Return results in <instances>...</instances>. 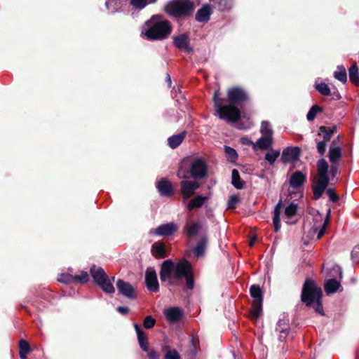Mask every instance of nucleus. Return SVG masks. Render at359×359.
Segmentation results:
<instances>
[{"instance_id": "nucleus-57", "label": "nucleus", "mask_w": 359, "mask_h": 359, "mask_svg": "<svg viewBox=\"0 0 359 359\" xmlns=\"http://www.w3.org/2000/svg\"><path fill=\"white\" fill-rule=\"evenodd\" d=\"M117 311L123 315H126L128 313V308L124 306H118L116 309Z\"/></svg>"}, {"instance_id": "nucleus-46", "label": "nucleus", "mask_w": 359, "mask_h": 359, "mask_svg": "<svg viewBox=\"0 0 359 359\" xmlns=\"http://www.w3.org/2000/svg\"><path fill=\"white\" fill-rule=\"evenodd\" d=\"M165 359H181L178 352L175 349L168 350L164 355Z\"/></svg>"}, {"instance_id": "nucleus-23", "label": "nucleus", "mask_w": 359, "mask_h": 359, "mask_svg": "<svg viewBox=\"0 0 359 359\" xmlns=\"http://www.w3.org/2000/svg\"><path fill=\"white\" fill-rule=\"evenodd\" d=\"M201 228L198 222H187L184 227V231L189 238H193L198 234Z\"/></svg>"}, {"instance_id": "nucleus-40", "label": "nucleus", "mask_w": 359, "mask_h": 359, "mask_svg": "<svg viewBox=\"0 0 359 359\" xmlns=\"http://www.w3.org/2000/svg\"><path fill=\"white\" fill-rule=\"evenodd\" d=\"M224 151H225L226 157L229 161H231V162L236 161V160L238 158V154H237L236 151L234 149H233L229 146H225Z\"/></svg>"}, {"instance_id": "nucleus-19", "label": "nucleus", "mask_w": 359, "mask_h": 359, "mask_svg": "<svg viewBox=\"0 0 359 359\" xmlns=\"http://www.w3.org/2000/svg\"><path fill=\"white\" fill-rule=\"evenodd\" d=\"M164 315L169 323H175L180 320L182 312L178 307H170L164 310Z\"/></svg>"}, {"instance_id": "nucleus-7", "label": "nucleus", "mask_w": 359, "mask_h": 359, "mask_svg": "<svg viewBox=\"0 0 359 359\" xmlns=\"http://www.w3.org/2000/svg\"><path fill=\"white\" fill-rule=\"evenodd\" d=\"M194 9V4L191 0H172L167 6V12L175 17L190 15Z\"/></svg>"}, {"instance_id": "nucleus-27", "label": "nucleus", "mask_w": 359, "mask_h": 359, "mask_svg": "<svg viewBox=\"0 0 359 359\" xmlns=\"http://www.w3.org/2000/svg\"><path fill=\"white\" fill-rule=\"evenodd\" d=\"M152 255L158 259H163L165 257V246L163 243H155L152 245Z\"/></svg>"}, {"instance_id": "nucleus-20", "label": "nucleus", "mask_w": 359, "mask_h": 359, "mask_svg": "<svg viewBox=\"0 0 359 359\" xmlns=\"http://www.w3.org/2000/svg\"><path fill=\"white\" fill-rule=\"evenodd\" d=\"M273 144V137L269 135H262L259 138L253 145V149H259L261 150H266L271 147Z\"/></svg>"}, {"instance_id": "nucleus-55", "label": "nucleus", "mask_w": 359, "mask_h": 359, "mask_svg": "<svg viewBox=\"0 0 359 359\" xmlns=\"http://www.w3.org/2000/svg\"><path fill=\"white\" fill-rule=\"evenodd\" d=\"M332 271L339 274V280L342 278V270L341 268L339 266H334L332 267Z\"/></svg>"}, {"instance_id": "nucleus-24", "label": "nucleus", "mask_w": 359, "mask_h": 359, "mask_svg": "<svg viewBox=\"0 0 359 359\" xmlns=\"http://www.w3.org/2000/svg\"><path fill=\"white\" fill-rule=\"evenodd\" d=\"M281 204L282 201L280 200L279 202L276 205L274 210H273V224L274 226V230L276 232H278L280 229V210H281Z\"/></svg>"}, {"instance_id": "nucleus-51", "label": "nucleus", "mask_w": 359, "mask_h": 359, "mask_svg": "<svg viewBox=\"0 0 359 359\" xmlns=\"http://www.w3.org/2000/svg\"><path fill=\"white\" fill-rule=\"evenodd\" d=\"M339 166H340V164H331L330 165V174L331 175L332 178H334L339 173Z\"/></svg>"}, {"instance_id": "nucleus-10", "label": "nucleus", "mask_w": 359, "mask_h": 359, "mask_svg": "<svg viewBox=\"0 0 359 359\" xmlns=\"http://www.w3.org/2000/svg\"><path fill=\"white\" fill-rule=\"evenodd\" d=\"M181 193L184 201L188 200L196 192V190L199 188L200 184L194 180H182L180 182Z\"/></svg>"}, {"instance_id": "nucleus-43", "label": "nucleus", "mask_w": 359, "mask_h": 359, "mask_svg": "<svg viewBox=\"0 0 359 359\" xmlns=\"http://www.w3.org/2000/svg\"><path fill=\"white\" fill-rule=\"evenodd\" d=\"M137 340L140 348L144 351H148V339L145 333L140 334L137 336Z\"/></svg>"}, {"instance_id": "nucleus-30", "label": "nucleus", "mask_w": 359, "mask_h": 359, "mask_svg": "<svg viewBox=\"0 0 359 359\" xmlns=\"http://www.w3.org/2000/svg\"><path fill=\"white\" fill-rule=\"evenodd\" d=\"M124 1L125 0H107L105 5L111 13H114L122 7Z\"/></svg>"}, {"instance_id": "nucleus-60", "label": "nucleus", "mask_w": 359, "mask_h": 359, "mask_svg": "<svg viewBox=\"0 0 359 359\" xmlns=\"http://www.w3.org/2000/svg\"><path fill=\"white\" fill-rule=\"evenodd\" d=\"M316 217H318L316 219H323V215L320 214L318 211H316Z\"/></svg>"}, {"instance_id": "nucleus-2", "label": "nucleus", "mask_w": 359, "mask_h": 359, "mask_svg": "<svg viewBox=\"0 0 359 359\" xmlns=\"http://www.w3.org/2000/svg\"><path fill=\"white\" fill-rule=\"evenodd\" d=\"M227 99L229 104L222 105L219 102V93L216 91L214 95V104L217 115L220 119L229 122H237L241 117L240 110L234 104H240L248 100V94L241 88H231L227 91Z\"/></svg>"}, {"instance_id": "nucleus-9", "label": "nucleus", "mask_w": 359, "mask_h": 359, "mask_svg": "<svg viewBox=\"0 0 359 359\" xmlns=\"http://www.w3.org/2000/svg\"><path fill=\"white\" fill-rule=\"evenodd\" d=\"M250 293L254 299L250 310V318L257 320L261 316L262 311V292L259 286L252 285L250 288Z\"/></svg>"}, {"instance_id": "nucleus-13", "label": "nucleus", "mask_w": 359, "mask_h": 359, "mask_svg": "<svg viewBox=\"0 0 359 359\" xmlns=\"http://www.w3.org/2000/svg\"><path fill=\"white\" fill-rule=\"evenodd\" d=\"M177 229L178 227L176 224L169 222L161 224L155 229H151L150 233L158 236H168L176 232Z\"/></svg>"}, {"instance_id": "nucleus-15", "label": "nucleus", "mask_w": 359, "mask_h": 359, "mask_svg": "<svg viewBox=\"0 0 359 359\" xmlns=\"http://www.w3.org/2000/svg\"><path fill=\"white\" fill-rule=\"evenodd\" d=\"M328 158L330 164H340L342 158V149L340 146L337 145L334 141L330 146Z\"/></svg>"}, {"instance_id": "nucleus-1", "label": "nucleus", "mask_w": 359, "mask_h": 359, "mask_svg": "<svg viewBox=\"0 0 359 359\" xmlns=\"http://www.w3.org/2000/svg\"><path fill=\"white\" fill-rule=\"evenodd\" d=\"M160 279L171 286L182 285L184 279L187 289L192 290L194 287L192 266L184 259L177 262L171 259L165 260L161 267Z\"/></svg>"}, {"instance_id": "nucleus-29", "label": "nucleus", "mask_w": 359, "mask_h": 359, "mask_svg": "<svg viewBox=\"0 0 359 359\" xmlns=\"http://www.w3.org/2000/svg\"><path fill=\"white\" fill-rule=\"evenodd\" d=\"M208 243V239L206 237H203L196 244V247L194 248V255L199 257L203 256L206 245Z\"/></svg>"}, {"instance_id": "nucleus-47", "label": "nucleus", "mask_w": 359, "mask_h": 359, "mask_svg": "<svg viewBox=\"0 0 359 359\" xmlns=\"http://www.w3.org/2000/svg\"><path fill=\"white\" fill-rule=\"evenodd\" d=\"M330 210H328L327 212V216H326V218L325 219V222L323 223V226L321 227V229L318 231V235H317V239L319 240L321 238V237L324 235L325 233V228H326V226L327 224V222H328V220H329V217H330Z\"/></svg>"}, {"instance_id": "nucleus-63", "label": "nucleus", "mask_w": 359, "mask_h": 359, "mask_svg": "<svg viewBox=\"0 0 359 359\" xmlns=\"http://www.w3.org/2000/svg\"><path fill=\"white\" fill-rule=\"evenodd\" d=\"M167 348H168L167 346H165V347H163V351H165V349H166Z\"/></svg>"}, {"instance_id": "nucleus-6", "label": "nucleus", "mask_w": 359, "mask_h": 359, "mask_svg": "<svg viewBox=\"0 0 359 359\" xmlns=\"http://www.w3.org/2000/svg\"><path fill=\"white\" fill-rule=\"evenodd\" d=\"M91 276L97 285L106 293L114 294L115 288L112 284L115 277H111V280L109 278L107 273L102 268L93 265L90 269Z\"/></svg>"}, {"instance_id": "nucleus-62", "label": "nucleus", "mask_w": 359, "mask_h": 359, "mask_svg": "<svg viewBox=\"0 0 359 359\" xmlns=\"http://www.w3.org/2000/svg\"><path fill=\"white\" fill-rule=\"evenodd\" d=\"M167 81L170 83H171V79L170 76L168 74L167 76Z\"/></svg>"}, {"instance_id": "nucleus-50", "label": "nucleus", "mask_w": 359, "mask_h": 359, "mask_svg": "<svg viewBox=\"0 0 359 359\" xmlns=\"http://www.w3.org/2000/svg\"><path fill=\"white\" fill-rule=\"evenodd\" d=\"M326 194H327L330 200L332 202H337L339 199V196L335 193L334 190L332 188L327 189L326 191Z\"/></svg>"}, {"instance_id": "nucleus-48", "label": "nucleus", "mask_w": 359, "mask_h": 359, "mask_svg": "<svg viewBox=\"0 0 359 359\" xmlns=\"http://www.w3.org/2000/svg\"><path fill=\"white\" fill-rule=\"evenodd\" d=\"M156 323V320L152 318L151 316H147L143 322V325L146 329L152 328Z\"/></svg>"}, {"instance_id": "nucleus-52", "label": "nucleus", "mask_w": 359, "mask_h": 359, "mask_svg": "<svg viewBox=\"0 0 359 359\" xmlns=\"http://www.w3.org/2000/svg\"><path fill=\"white\" fill-rule=\"evenodd\" d=\"M326 142L325 140L320 141L317 144V150L321 154L323 155L326 151Z\"/></svg>"}, {"instance_id": "nucleus-59", "label": "nucleus", "mask_w": 359, "mask_h": 359, "mask_svg": "<svg viewBox=\"0 0 359 359\" xmlns=\"http://www.w3.org/2000/svg\"><path fill=\"white\" fill-rule=\"evenodd\" d=\"M177 176L181 179H185L187 177L185 175H183L182 171L180 169L177 172Z\"/></svg>"}, {"instance_id": "nucleus-49", "label": "nucleus", "mask_w": 359, "mask_h": 359, "mask_svg": "<svg viewBox=\"0 0 359 359\" xmlns=\"http://www.w3.org/2000/svg\"><path fill=\"white\" fill-rule=\"evenodd\" d=\"M239 201V198L236 195H232L229 197L228 201V208L234 209Z\"/></svg>"}, {"instance_id": "nucleus-18", "label": "nucleus", "mask_w": 359, "mask_h": 359, "mask_svg": "<svg viewBox=\"0 0 359 359\" xmlns=\"http://www.w3.org/2000/svg\"><path fill=\"white\" fill-rule=\"evenodd\" d=\"M290 332V327L287 320L280 319L278 321L276 328V332L278 334V340L283 341L288 336Z\"/></svg>"}, {"instance_id": "nucleus-42", "label": "nucleus", "mask_w": 359, "mask_h": 359, "mask_svg": "<svg viewBox=\"0 0 359 359\" xmlns=\"http://www.w3.org/2000/svg\"><path fill=\"white\" fill-rule=\"evenodd\" d=\"M334 130L330 128L325 126H321L319 130V135H323V140L325 142L329 141Z\"/></svg>"}, {"instance_id": "nucleus-33", "label": "nucleus", "mask_w": 359, "mask_h": 359, "mask_svg": "<svg viewBox=\"0 0 359 359\" xmlns=\"http://www.w3.org/2000/svg\"><path fill=\"white\" fill-rule=\"evenodd\" d=\"M29 343L25 340H20L19 342V355L21 359H26L27 354L30 352Z\"/></svg>"}, {"instance_id": "nucleus-8", "label": "nucleus", "mask_w": 359, "mask_h": 359, "mask_svg": "<svg viewBox=\"0 0 359 359\" xmlns=\"http://www.w3.org/2000/svg\"><path fill=\"white\" fill-rule=\"evenodd\" d=\"M187 173L195 180H201L208 176V165L202 157H196L191 161Z\"/></svg>"}, {"instance_id": "nucleus-38", "label": "nucleus", "mask_w": 359, "mask_h": 359, "mask_svg": "<svg viewBox=\"0 0 359 359\" xmlns=\"http://www.w3.org/2000/svg\"><path fill=\"white\" fill-rule=\"evenodd\" d=\"M260 132L264 136L269 135L272 137L273 130L270 123L265 121H262L261 124Z\"/></svg>"}, {"instance_id": "nucleus-16", "label": "nucleus", "mask_w": 359, "mask_h": 359, "mask_svg": "<svg viewBox=\"0 0 359 359\" xmlns=\"http://www.w3.org/2000/svg\"><path fill=\"white\" fill-rule=\"evenodd\" d=\"M300 151V149L298 147H287L282 152V161L287 163L297 160L299 156Z\"/></svg>"}, {"instance_id": "nucleus-36", "label": "nucleus", "mask_w": 359, "mask_h": 359, "mask_svg": "<svg viewBox=\"0 0 359 359\" xmlns=\"http://www.w3.org/2000/svg\"><path fill=\"white\" fill-rule=\"evenodd\" d=\"M156 1V0H130V4L135 9L142 10L148 4H152Z\"/></svg>"}, {"instance_id": "nucleus-21", "label": "nucleus", "mask_w": 359, "mask_h": 359, "mask_svg": "<svg viewBox=\"0 0 359 359\" xmlns=\"http://www.w3.org/2000/svg\"><path fill=\"white\" fill-rule=\"evenodd\" d=\"M156 187L163 196H170L173 194V187L171 183L166 180L162 179L158 182Z\"/></svg>"}, {"instance_id": "nucleus-53", "label": "nucleus", "mask_w": 359, "mask_h": 359, "mask_svg": "<svg viewBox=\"0 0 359 359\" xmlns=\"http://www.w3.org/2000/svg\"><path fill=\"white\" fill-rule=\"evenodd\" d=\"M147 353V355L149 358V359H158V353L154 350V349H149L148 351H146Z\"/></svg>"}, {"instance_id": "nucleus-17", "label": "nucleus", "mask_w": 359, "mask_h": 359, "mask_svg": "<svg viewBox=\"0 0 359 359\" xmlns=\"http://www.w3.org/2000/svg\"><path fill=\"white\" fill-rule=\"evenodd\" d=\"M212 13V6L209 4L203 5L196 13V20L199 22L205 23L210 20Z\"/></svg>"}, {"instance_id": "nucleus-4", "label": "nucleus", "mask_w": 359, "mask_h": 359, "mask_svg": "<svg viewBox=\"0 0 359 359\" xmlns=\"http://www.w3.org/2000/svg\"><path fill=\"white\" fill-rule=\"evenodd\" d=\"M322 296L323 292L321 288L317 287L313 280L307 279L302 288V301L307 306H311L313 303H316V311L321 315H324L320 302Z\"/></svg>"}, {"instance_id": "nucleus-35", "label": "nucleus", "mask_w": 359, "mask_h": 359, "mask_svg": "<svg viewBox=\"0 0 359 359\" xmlns=\"http://www.w3.org/2000/svg\"><path fill=\"white\" fill-rule=\"evenodd\" d=\"M315 89L321 95L324 96H329L331 93L330 87L325 83H316L314 85Z\"/></svg>"}, {"instance_id": "nucleus-54", "label": "nucleus", "mask_w": 359, "mask_h": 359, "mask_svg": "<svg viewBox=\"0 0 359 359\" xmlns=\"http://www.w3.org/2000/svg\"><path fill=\"white\" fill-rule=\"evenodd\" d=\"M352 258L359 262V245L355 246L351 252Z\"/></svg>"}, {"instance_id": "nucleus-39", "label": "nucleus", "mask_w": 359, "mask_h": 359, "mask_svg": "<svg viewBox=\"0 0 359 359\" xmlns=\"http://www.w3.org/2000/svg\"><path fill=\"white\" fill-rule=\"evenodd\" d=\"M322 111V108L318 105L315 104L311 107L306 115V118L309 121L315 119L317 113Z\"/></svg>"}, {"instance_id": "nucleus-32", "label": "nucleus", "mask_w": 359, "mask_h": 359, "mask_svg": "<svg viewBox=\"0 0 359 359\" xmlns=\"http://www.w3.org/2000/svg\"><path fill=\"white\" fill-rule=\"evenodd\" d=\"M349 79L354 84L359 86L358 68L356 63L351 66L348 69Z\"/></svg>"}, {"instance_id": "nucleus-44", "label": "nucleus", "mask_w": 359, "mask_h": 359, "mask_svg": "<svg viewBox=\"0 0 359 359\" xmlns=\"http://www.w3.org/2000/svg\"><path fill=\"white\" fill-rule=\"evenodd\" d=\"M74 283L79 282L81 283H85L88 282L89 279L88 273L86 271H81L79 275L74 276Z\"/></svg>"}, {"instance_id": "nucleus-5", "label": "nucleus", "mask_w": 359, "mask_h": 359, "mask_svg": "<svg viewBox=\"0 0 359 359\" xmlns=\"http://www.w3.org/2000/svg\"><path fill=\"white\" fill-rule=\"evenodd\" d=\"M328 163L325 158H320L317 162V176L314 179L313 187V198L319 199L329 184Z\"/></svg>"}, {"instance_id": "nucleus-25", "label": "nucleus", "mask_w": 359, "mask_h": 359, "mask_svg": "<svg viewBox=\"0 0 359 359\" xmlns=\"http://www.w3.org/2000/svg\"><path fill=\"white\" fill-rule=\"evenodd\" d=\"M340 285L339 280L335 278H330L325 282L324 289L327 294H332L336 292Z\"/></svg>"}, {"instance_id": "nucleus-28", "label": "nucleus", "mask_w": 359, "mask_h": 359, "mask_svg": "<svg viewBox=\"0 0 359 359\" xmlns=\"http://www.w3.org/2000/svg\"><path fill=\"white\" fill-rule=\"evenodd\" d=\"M208 199L207 196H198L196 198L191 199L188 205L187 208L189 210H193L194 208H201L205 202Z\"/></svg>"}, {"instance_id": "nucleus-41", "label": "nucleus", "mask_w": 359, "mask_h": 359, "mask_svg": "<svg viewBox=\"0 0 359 359\" xmlns=\"http://www.w3.org/2000/svg\"><path fill=\"white\" fill-rule=\"evenodd\" d=\"M297 212V205L291 203L285 209V215L287 218H291Z\"/></svg>"}, {"instance_id": "nucleus-37", "label": "nucleus", "mask_w": 359, "mask_h": 359, "mask_svg": "<svg viewBox=\"0 0 359 359\" xmlns=\"http://www.w3.org/2000/svg\"><path fill=\"white\" fill-rule=\"evenodd\" d=\"M279 156L280 151L278 150L271 149L270 151L266 154L264 159L268 161L271 165H272L274 164Z\"/></svg>"}, {"instance_id": "nucleus-14", "label": "nucleus", "mask_w": 359, "mask_h": 359, "mask_svg": "<svg viewBox=\"0 0 359 359\" xmlns=\"http://www.w3.org/2000/svg\"><path fill=\"white\" fill-rule=\"evenodd\" d=\"M174 46L180 50H183L187 53L193 51L192 47L190 46L189 36L187 34H182L173 37Z\"/></svg>"}, {"instance_id": "nucleus-34", "label": "nucleus", "mask_w": 359, "mask_h": 359, "mask_svg": "<svg viewBox=\"0 0 359 359\" xmlns=\"http://www.w3.org/2000/svg\"><path fill=\"white\" fill-rule=\"evenodd\" d=\"M231 183L233 186L238 189H242L243 187V182L241 180L239 172L236 169L232 170Z\"/></svg>"}, {"instance_id": "nucleus-12", "label": "nucleus", "mask_w": 359, "mask_h": 359, "mask_svg": "<svg viewBox=\"0 0 359 359\" xmlns=\"http://www.w3.org/2000/svg\"><path fill=\"white\" fill-rule=\"evenodd\" d=\"M116 287L120 294L130 299H136V290L130 283L126 282L121 279H118L116 282Z\"/></svg>"}, {"instance_id": "nucleus-58", "label": "nucleus", "mask_w": 359, "mask_h": 359, "mask_svg": "<svg viewBox=\"0 0 359 359\" xmlns=\"http://www.w3.org/2000/svg\"><path fill=\"white\" fill-rule=\"evenodd\" d=\"M134 327L137 333V336H139L140 334L145 333L144 331H142L138 324H134Z\"/></svg>"}, {"instance_id": "nucleus-3", "label": "nucleus", "mask_w": 359, "mask_h": 359, "mask_svg": "<svg viewBox=\"0 0 359 359\" xmlns=\"http://www.w3.org/2000/svg\"><path fill=\"white\" fill-rule=\"evenodd\" d=\"M170 22L160 15H154L146 21L142 28V35L149 40H163L170 34Z\"/></svg>"}, {"instance_id": "nucleus-26", "label": "nucleus", "mask_w": 359, "mask_h": 359, "mask_svg": "<svg viewBox=\"0 0 359 359\" xmlns=\"http://www.w3.org/2000/svg\"><path fill=\"white\" fill-rule=\"evenodd\" d=\"M187 133L183 131L177 135H174L170 137L168 140V145L172 149L177 147L184 140Z\"/></svg>"}, {"instance_id": "nucleus-45", "label": "nucleus", "mask_w": 359, "mask_h": 359, "mask_svg": "<svg viewBox=\"0 0 359 359\" xmlns=\"http://www.w3.org/2000/svg\"><path fill=\"white\" fill-rule=\"evenodd\" d=\"M58 281L68 284V283H74V276L68 273H62L60 276L58 278Z\"/></svg>"}, {"instance_id": "nucleus-22", "label": "nucleus", "mask_w": 359, "mask_h": 359, "mask_svg": "<svg viewBox=\"0 0 359 359\" xmlns=\"http://www.w3.org/2000/svg\"><path fill=\"white\" fill-rule=\"evenodd\" d=\"M306 181V176L299 171L294 172L290 179V186L293 189H298Z\"/></svg>"}, {"instance_id": "nucleus-61", "label": "nucleus", "mask_w": 359, "mask_h": 359, "mask_svg": "<svg viewBox=\"0 0 359 359\" xmlns=\"http://www.w3.org/2000/svg\"><path fill=\"white\" fill-rule=\"evenodd\" d=\"M254 243H255V239H252V240L250 241V243H249V244H250V246H252V245H254Z\"/></svg>"}, {"instance_id": "nucleus-31", "label": "nucleus", "mask_w": 359, "mask_h": 359, "mask_svg": "<svg viewBox=\"0 0 359 359\" xmlns=\"http://www.w3.org/2000/svg\"><path fill=\"white\" fill-rule=\"evenodd\" d=\"M334 77L343 83H346L347 81L346 68L343 65L337 66V70L334 72Z\"/></svg>"}, {"instance_id": "nucleus-56", "label": "nucleus", "mask_w": 359, "mask_h": 359, "mask_svg": "<svg viewBox=\"0 0 359 359\" xmlns=\"http://www.w3.org/2000/svg\"><path fill=\"white\" fill-rule=\"evenodd\" d=\"M241 142L245 145H252L253 147L254 142L248 137H241Z\"/></svg>"}, {"instance_id": "nucleus-11", "label": "nucleus", "mask_w": 359, "mask_h": 359, "mask_svg": "<svg viewBox=\"0 0 359 359\" xmlns=\"http://www.w3.org/2000/svg\"><path fill=\"white\" fill-rule=\"evenodd\" d=\"M145 283L148 290L150 292H157L159 290L157 274L153 267H149L146 270Z\"/></svg>"}]
</instances>
